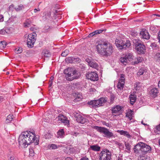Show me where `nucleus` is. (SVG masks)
Segmentation results:
<instances>
[{
	"label": "nucleus",
	"mask_w": 160,
	"mask_h": 160,
	"mask_svg": "<svg viewBox=\"0 0 160 160\" xmlns=\"http://www.w3.org/2000/svg\"><path fill=\"white\" fill-rule=\"evenodd\" d=\"M24 7L23 6L22 4H20V5L16 7L15 8V9L16 11H19L24 9Z\"/></svg>",
	"instance_id": "nucleus-35"
},
{
	"label": "nucleus",
	"mask_w": 160,
	"mask_h": 160,
	"mask_svg": "<svg viewBox=\"0 0 160 160\" xmlns=\"http://www.w3.org/2000/svg\"><path fill=\"white\" fill-rule=\"evenodd\" d=\"M154 15L156 16H158V17H160V15H159L158 14H154Z\"/></svg>",
	"instance_id": "nucleus-62"
},
{
	"label": "nucleus",
	"mask_w": 160,
	"mask_h": 160,
	"mask_svg": "<svg viewBox=\"0 0 160 160\" xmlns=\"http://www.w3.org/2000/svg\"><path fill=\"white\" fill-rule=\"evenodd\" d=\"M37 35L34 32L29 34L27 38V45L28 47L32 48L33 47L36 39Z\"/></svg>",
	"instance_id": "nucleus-10"
},
{
	"label": "nucleus",
	"mask_w": 160,
	"mask_h": 160,
	"mask_svg": "<svg viewBox=\"0 0 160 160\" xmlns=\"http://www.w3.org/2000/svg\"><path fill=\"white\" fill-rule=\"evenodd\" d=\"M86 76L88 79L92 81H97L98 80V74L95 72H88L86 74Z\"/></svg>",
	"instance_id": "nucleus-12"
},
{
	"label": "nucleus",
	"mask_w": 160,
	"mask_h": 160,
	"mask_svg": "<svg viewBox=\"0 0 160 160\" xmlns=\"http://www.w3.org/2000/svg\"><path fill=\"white\" fill-rule=\"evenodd\" d=\"M120 61L122 64L125 65H126L129 63L125 56L121 57L120 59Z\"/></svg>",
	"instance_id": "nucleus-27"
},
{
	"label": "nucleus",
	"mask_w": 160,
	"mask_h": 160,
	"mask_svg": "<svg viewBox=\"0 0 160 160\" xmlns=\"http://www.w3.org/2000/svg\"><path fill=\"white\" fill-rule=\"evenodd\" d=\"M52 136V135L51 134L48 133L46 135V138L49 139L51 138Z\"/></svg>",
	"instance_id": "nucleus-46"
},
{
	"label": "nucleus",
	"mask_w": 160,
	"mask_h": 160,
	"mask_svg": "<svg viewBox=\"0 0 160 160\" xmlns=\"http://www.w3.org/2000/svg\"><path fill=\"white\" fill-rule=\"evenodd\" d=\"M40 11V9L39 8H38L37 9L35 8L34 10V12L35 13H36L38 11Z\"/></svg>",
	"instance_id": "nucleus-50"
},
{
	"label": "nucleus",
	"mask_w": 160,
	"mask_h": 160,
	"mask_svg": "<svg viewBox=\"0 0 160 160\" xmlns=\"http://www.w3.org/2000/svg\"><path fill=\"white\" fill-rule=\"evenodd\" d=\"M133 112L131 110H130L127 112L126 116L130 120L132 119L133 117Z\"/></svg>",
	"instance_id": "nucleus-26"
},
{
	"label": "nucleus",
	"mask_w": 160,
	"mask_h": 160,
	"mask_svg": "<svg viewBox=\"0 0 160 160\" xmlns=\"http://www.w3.org/2000/svg\"><path fill=\"white\" fill-rule=\"evenodd\" d=\"M158 90L156 88H152L150 91V93L151 96L153 97H155L157 95Z\"/></svg>",
	"instance_id": "nucleus-17"
},
{
	"label": "nucleus",
	"mask_w": 160,
	"mask_h": 160,
	"mask_svg": "<svg viewBox=\"0 0 160 160\" xmlns=\"http://www.w3.org/2000/svg\"><path fill=\"white\" fill-rule=\"evenodd\" d=\"M151 149L150 147L144 143L140 142L134 146V150L136 153H138L141 151L143 153L149 151Z\"/></svg>",
	"instance_id": "nucleus-4"
},
{
	"label": "nucleus",
	"mask_w": 160,
	"mask_h": 160,
	"mask_svg": "<svg viewBox=\"0 0 160 160\" xmlns=\"http://www.w3.org/2000/svg\"><path fill=\"white\" fill-rule=\"evenodd\" d=\"M13 7H14V5L13 4H12V5H11L9 6V8H13Z\"/></svg>",
	"instance_id": "nucleus-58"
},
{
	"label": "nucleus",
	"mask_w": 160,
	"mask_h": 160,
	"mask_svg": "<svg viewBox=\"0 0 160 160\" xmlns=\"http://www.w3.org/2000/svg\"><path fill=\"white\" fill-rule=\"evenodd\" d=\"M143 59L140 57H138L135 59L134 61L132 62V64H137L138 63L141 62L142 61Z\"/></svg>",
	"instance_id": "nucleus-29"
},
{
	"label": "nucleus",
	"mask_w": 160,
	"mask_h": 160,
	"mask_svg": "<svg viewBox=\"0 0 160 160\" xmlns=\"http://www.w3.org/2000/svg\"><path fill=\"white\" fill-rule=\"evenodd\" d=\"M105 125H106L107 126H108H108H109V124H108V123H106V124H105Z\"/></svg>",
	"instance_id": "nucleus-61"
},
{
	"label": "nucleus",
	"mask_w": 160,
	"mask_h": 160,
	"mask_svg": "<svg viewBox=\"0 0 160 160\" xmlns=\"http://www.w3.org/2000/svg\"><path fill=\"white\" fill-rule=\"evenodd\" d=\"M100 147L98 145H91L90 148H89L88 150H91L95 151H98L100 150Z\"/></svg>",
	"instance_id": "nucleus-20"
},
{
	"label": "nucleus",
	"mask_w": 160,
	"mask_h": 160,
	"mask_svg": "<svg viewBox=\"0 0 160 160\" xmlns=\"http://www.w3.org/2000/svg\"><path fill=\"white\" fill-rule=\"evenodd\" d=\"M31 23V22L28 21H26L24 23V27H29Z\"/></svg>",
	"instance_id": "nucleus-42"
},
{
	"label": "nucleus",
	"mask_w": 160,
	"mask_h": 160,
	"mask_svg": "<svg viewBox=\"0 0 160 160\" xmlns=\"http://www.w3.org/2000/svg\"><path fill=\"white\" fill-rule=\"evenodd\" d=\"M154 132L156 134L160 133V123L159 125L156 126L154 128Z\"/></svg>",
	"instance_id": "nucleus-32"
},
{
	"label": "nucleus",
	"mask_w": 160,
	"mask_h": 160,
	"mask_svg": "<svg viewBox=\"0 0 160 160\" xmlns=\"http://www.w3.org/2000/svg\"><path fill=\"white\" fill-rule=\"evenodd\" d=\"M49 83H50V84H49V86H50V87H51V86H52V82H49Z\"/></svg>",
	"instance_id": "nucleus-59"
},
{
	"label": "nucleus",
	"mask_w": 160,
	"mask_h": 160,
	"mask_svg": "<svg viewBox=\"0 0 160 160\" xmlns=\"http://www.w3.org/2000/svg\"><path fill=\"white\" fill-rule=\"evenodd\" d=\"M76 149L77 148H70V150L72 152H75L76 151Z\"/></svg>",
	"instance_id": "nucleus-48"
},
{
	"label": "nucleus",
	"mask_w": 160,
	"mask_h": 160,
	"mask_svg": "<svg viewBox=\"0 0 160 160\" xmlns=\"http://www.w3.org/2000/svg\"><path fill=\"white\" fill-rule=\"evenodd\" d=\"M7 43L4 41H1L0 42V49H2L5 48Z\"/></svg>",
	"instance_id": "nucleus-33"
},
{
	"label": "nucleus",
	"mask_w": 160,
	"mask_h": 160,
	"mask_svg": "<svg viewBox=\"0 0 160 160\" xmlns=\"http://www.w3.org/2000/svg\"><path fill=\"white\" fill-rule=\"evenodd\" d=\"M4 99L2 96H0V101L1 102L3 101Z\"/></svg>",
	"instance_id": "nucleus-55"
},
{
	"label": "nucleus",
	"mask_w": 160,
	"mask_h": 160,
	"mask_svg": "<svg viewBox=\"0 0 160 160\" xmlns=\"http://www.w3.org/2000/svg\"><path fill=\"white\" fill-rule=\"evenodd\" d=\"M53 79V77H51L50 78V80L49 81V82H52V81Z\"/></svg>",
	"instance_id": "nucleus-56"
},
{
	"label": "nucleus",
	"mask_w": 160,
	"mask_h": 160,
	"mask_svg": "<svg viewBox=\"0 0 160 160\" xmlns=\"http://www.w3.org/2000/svg\"><path fill=\"white\" fill-rule=\"evenodd\" d=\"M3 18L2 16H0V21H2L3 20Z\"/></svg>",
	"instance_id": "nucleus-53"
},
{
	"label": "nucleus",
	"mask_w": 160,
	"mask_h": 160,
	"mask_svg": "<svg viewBox=\"0 0 160 160\" xmlns=\"http://www.w3.org/2000/svg\"><path fill=\"white\" fill-rule=\"evenodd\" d=\"M94 128L100 133H103L104 134V136L108 138H112L114 136L113 134L110 132L108 129L105 128L95 126L94 127Z\"/></svg>",
	"instance_id": "nucleus-7"
},
{
	"label": "nucleus",
	"mask_w": 160,
	"mask_h": 160,
	"mask_svg": "<svg viewBox=\"0 0 160 160\" xmlns=\"http://www.w3.org/2000/svg\"><path fill=\"white\" fill-rule=\"evenodd\" d=\"M42 54L45 57L48 58L51 56V54L49 51L46 49H44L42 52Z\"/></svg>",
	"instance_id": "nucleus-22"
},
{
	"label": "nucleus",
	"mask_w": 160,
	"mask_h": 160,
	"mask_svg": "<svg viewBox=\"0 0 160 160\" xmlns=\"http://www.w3.org/2000/svg\"><path fill=\"white\" fill-rule=\"evenodd\" d=\"M79 133L77 132H72L71 134L74 136H75V137H77L78 135L79 134Z\"/></svg>",
	"instance_id": "nucleus-47"
},
{
	"label": "nucleus",
	"mask_w": 160,
	"mask_h": 160,
	"mask_svg": "<svg viewBox=\"0 0 160 160\" xmlns=\"http://www.w3.org/2000/svg\"><path fill=\"white\" fill-rule=\"evenodd\" d=\"M7 33V32L4 29H2L0 30V34H1L3 35Z\"/></svg>",
	"instance_id": "nucleus-41"
},
{
	"label": "nucleus",
	"mask_w": 160,
	"mask_h": 160,
	"mask_svg": "<svg viewBox=\"0 0 160 160\" xmlns=\"http://www.w3.org/2000/svg\"><path fill=\"white\" fill-rule=\"evenodd\" d=\"M115 43L117 47L120 49L126 48L131 46V43L129 41H127L126 42H122L117 39H116Z\"/></svg>",
	"instance_id": "nucleus-9"
},
{
	"label": "nucleus",
	"mask_w": 160,
	"mask_h": 160,
	"mask_svg": "<svg viewBox=\"0 0 160 160\" xmlns=\"http://www.w3.org/2000/svg\"><path fill=\"white\" fill-rule=\"evenodd\" d=\"M57 137L58 138H62L64 137V132L63 129L59 130L57 133Z\"/></svg>",
	"instance_id": "nucleus-24"
},
{
	"label": "nucleus",
	"mask_w": 160,
	"mask_h": 160,
	"mask_svg": "<svg viewBox=\"0 0 160 160\" xmlns=\"http://www.w3.org/2000/svg\"><path fill=\"white\" fill-rule=\"evenodd\" d=\"M64 73L66 74L67 80L72 81L77 79L80 76V74L76 70L72 68H68L64 70Z\"/></svg>",
	"instance_id": "nucleus-3"
},
{
	"label": "nucleus",
	"mask_w": 160,
	"mask_h": 160,
	"mask_svg": "<svg viewBox=\"0 0 160 160\" xmlns=\"http://www.w3.org/2000/svg\"><path fill=\"white\" fill-rule=\"evenodd\" d=\"M76 121L78 123L83 124L87 122V119L80 115H76Z\"/></svg>",
	"instance_id": "nucleus-16"
},
{
	"label": "nucleus",
	"mask_w": 160,
	"mask_h": 160,
	"mask_svg": "<svg viewBox=\"0 0 160 160\" xmlns=\"http://www.w3.org/2000/svg\"><path fill=\"white\" fill-rule=\"evenodd\" d=\"M80 160H89L87 158H81Z\"/></svg>",
	"instance_id": "nucleus-52"
},
{
	"label": "nucleus",
	"mask_w": 160,
	"mask_h": 160,
	"mask_svg": "<svg viewBox=\"0 0 160 160\" xmlns=\"http://www.w3.org/2000/svg\"><path fill=\"white\" fill-rule=\"evenodd\" d=\"M95 91V89H94V88H91L90 89V92H94Z\"/></svg>",
	"instance_id": "nucleus-54"
},
{
	"label": "nucleus",
	"mask_w": 160,
	"mask_h": 160,
	"mask_svg": "<svg viewBox=\"0 0 160 160\" xmlns=\"http://www.w3.org/2000/svg\"><path fill=\"white\" fill-rule=\"evenodd\" d=\"M155 58L158 62H160V53H157L156 54Z\"/></svg>",
	"instance_id": "nucleus-39"
},
{
	"label": "nucleus",
	"mask_w": 160,
	"mask_h": 160,
	"mask_svg": "<svg viewBox=\"0 0 160 160\" xmlns=\"http://www.w3.org/2000/svg\"><path fill=\"white\" fill-rule=\"evenodd\" d=\"M141 37L145 39H148L150 38V35L147 31L145 29H142L140 32Z\"/></svg>",
	"instance_id": "nucleus-14"
},
{
	"label": "nucleus",
	"mask_w": 160,
	"mask_h": 160,
	"mask_svg": "<svg viewBox=\"0 0 160 160\" xmlns=\"http://www.w3.org/2000/svg\"><path fill=\"white\" fill-rule=\"evenodd\" d=\"M125 131H124L123 130H121L119 131L120 133L122 135H123Z\"/></svg>",
	"instance_id": "nucleus-51"
},
{
	"label": "nucleus",
	"mask_w": 160,
	"mask_h": 160,
	"mask_svg": "<svg viewBox=\"0 0 160 160\" xmlns=\"http://www.w3.org/2000/svg\"><path fill=\"white\" fill-rule=\"evenodd\" d=\"M125 75L124 74H121L120 76L119 82L118 84V91H121L122 90L124 87L125 83Z\"/></svg>",
	"instance_id": "nucleus-11"
},
{
	"label": "nucleus",
	"mask_w": 160,
	"mask_h": 160,
	"mask_svg": "<svg viewBox=\"0 0 160 160\" xmlns=\"http://www.w3.org/2000/svg\"><path fill=\"white\" fill-rule=\"evenodd\" d=\"M58 147L57 145L55 144H50L48 146V148L49 149H55Z\"/></svg>",
	"instance_id": "nucleus-30"
},
{
	"label": "nucleus",
	"mask_w": 160,
	"mask_h": 160,
	"mask_svg": "<svg viewBox=\"0 0 160 160\" xmlns=\"http://www.w3.org/2000/svg\"><path fill=\"white\" fill-rule=\"evenodd\" d=\"M107 101L106 98H101L98 100L91 101L88 102V104L93 107H99L103 106Z\"/></svg>",
	"instance_id": "nucleus-6"
},
{
	"label": "nucleus",
	"mask_w": 160,
	"mask_h": 160,
	"mask_svg": "<svg viewBox=\"0 0 160 160\" xmlns=\"http://www.w3.org/2000/svg\"><path fill=\"white\" fill-rule=\"evenodd\" d=\"M159 144L160 146V139H159Z\"/></svg>",
	"instance_id": "nucleus-64"
},
{
	"label": "nucleus",
	"mask_w": 160,
	"mask_h": 160,
	"mask_svg": "<svg viewBox=\"0 0 160 160\" xmlns=\"http://www.w3.org/2000/svg\"><path fill=\"white\" fill-rule=\"evenodd\" d=\"M125 145L126 149L128 151H130L131 148V145L128 142H125Z\"/></svg>",
	"instance_id": "nucleus-38"
},
{
	"label": "nucleus",
	"mask_w": 160,
	"mask_h": 160,
	"mask_svg": "<svg viewBox=\"0 0 160 160\" xmlns=\"http://www.w3.org/2000/svg\"><path fill=\"white\" fill-rule=\"evenodd\" d=\"M144 73H146V72H145L144 70L142 69H140L138 71L137 73V75L138 76H140V75H143Z\"/></svg>",
	"instance_id": "nucleus-37"
},
{
	"label": "nucleus",
	"mask_w": 160,
	"mask_h": 160,
	"mask_svg": "<svg viewBox=\"0 0 160 160\" xmlns=\"http://www.w3.org/2000/svg\"><path fill=\"white\" fill-rule=\"evenodd\" d=\"M130 102L132 105H133L135 102L136 99V96L135 95L131 94L129 96Z\"/></svg>",
	"instance_id": "nucleus-21"
},
{
	"label": "nucleus",
	"mask_w": 160,
	"mask_h": 160,
	"mask_svg": "<svg viewBox=\"0 0 160 160\" xmlns=\"http://www.w3.org/2000/svg\"><path fill=\"white\" fill-rule=\"evenodd\" d=\"M141 123H142V124H143V125H146L145 124V123H143V122H142V121Z\"/></svg>",
	"instance_id": "nucleus-63"
},
{
	"label": "nucleus",
	"mask_w": 160,
	"mask_h": 160,
	"mask_svg": "<svg viewBox=\"0 0 160 160\" xmlns=\"http://www.w3.org/2000/svg\"><path fill=\"white\" fill-rule=\"evenodd\" d=\"M158 86L160 88V81H159L158 83Z\"/></svg>",
	"instance_id": "nucleus-60"
},
{
	"label": "nucleus",
	"mask_w": 160,
	"mask_h": 160,
	"mask_svg": "<svg viewBox=\"0 0 160 160\" xmlns=\"http://www.w3.org/2000/svg\"><path fill=\"white\" fill-rule=\"evenodd\" d=\"M96 47L98 53L103 56H110L113 51L112 45L108 41L99 42Z\"/></svg>",
	"instance_id": "nucleus-2"
},
{
	"label": "nucleus",
	"mask_w": 160,
	"mask_h": 160,
	"mask_svg": "<svg viewBox=\"0 0 160 160\" xmlns=\"http://www.w3.org/2000/svg\"><path fill=\"white\" fill-rule=\"evenodd\" d=\"M102 32V30H96L95 31L90 33L89 34L88 37L89 38L92 37L94 36H95L96 35H97L100 33Z\"/></svg>",
	"instance_id": "nucleus-23"
},
{
	"label": "nucleus",
	"mask_w": 160,
	"mask_h": 160,
	"mask_svg": "<svg viewBox=\"0 0 160 160\" xmlns=\"http://www.w3.org/2000/svg\"><path fill=\"white\" fill-rule=\"evenodd\" d=\"M112 153L107 149H104L99 154L100 160H110Z\"/></svg>",
	"instance_id": "nucleus-8"
},
{
	"label": "nucleus",
	"mask_w": 160,
	"mask_h": 160,
	"mask_svg": "<svg viewBox=\"0 0 160 160\" xmlns=\"http://www.w3.org/2000/svg\"><path fill=\"white\" fill-rule=\"evenodd\" d=\"M158 40L159 42L160 43V31L158 33Z\"/></svg>",
	"instance_id": "nucleus-49"
},
{
	"label": "nucleus",
	"mask_w": 160,
	"mask_h": 160,
	"mask_svg": "<svg viewBox=\"0 0 160 160\" xmlns=\"http://www.w3.org/2000/svg\"><path fill=\"white\" fill-rule=\"evenodd\" d=\"M73 96H74L75 97L74 100L76 102L80 101L82 98V95L78 92L75 93L73 95Z\"/></svg>",
	"instance_id": "nucleus-19"
},
{
	"label": "nucleus",
	"mask_w": 160,
	"mask_h": 160,
	"mask_svg": "<svg viewBox=\"0 0 160 160\" xmlns=\"http://www.w3.org/2000/svg\"><path fill=\"white\" fill-rule=\"evenodd\" d=\"M123 135L127 136L128 138H130L131 137L130 135L128 133L127 131H125Z\"/></svg>",
	"instance_id": "nucleus-44"
},
{
	"label": "nucleus",
	"mask_w": 160,
	"mask_h": 160,
	"mask_svg": "<svg viewBox=\"0 0 160 160\" xmlns=\"http://www.w3.org/2000/svg\"><path fill=\"white\" fill-rule=\"evenodd\" d=\"M9 160H18V159L15 158L14 156H12L10 157Z\"/></svg>",
	"instance_id": "nucleus-45"
},
{
	"label": "nucleus",
	"mask_w": 160,
	"mask_h": 160,
	"mask_svg": "<svg viewBox=\"0 0 160 160\" xmlns=\"http://www.w3.org/2000/svg\"><path fill=\"white\" fill-rule=\"evenodd\" d=\"M138 160H152L150 157L146 156H140L138 158Z\"/></svg>",
	"instance_id": "nucleus-34"
},
{
	"label": "nucleus",
	"mask_w": 160,
	"mask_h": 160,
	"mask_svg": "<svg viewBox=\"0 0 160 160\" xmlns=\"http://www.w3.org/2000/svg\"><path fill=\"white\" fill-rule=\"evenodd\" d=\"M13 118V116L12 115H8L6 119V122L7 123L10 122Z\"/></svg>",
	"instance_id": "nucleus-31"
},
{
	"label": "nucleus",
	"mask_w": 160,
	"mask_h": 160,
	"mask_svg": "<svg viewBox=\"0 0 160 160\" xmlns=\"http://www.w3.org/2000/svg\"><path fill=\"white\" fill-rule=\"evenodd\" d=\"M122 107L119 105H116L112 108V115L116 116L121 113Z\"/></svg>",
	"instance_id": "nucleus-13"
},
{
	"label": "nucleus",
	"mask_w": 160,
	"mask_h": 160,
	"mask_svg": "<svg viewBox=\"0 0 160 160\" xmlns=\"http://www.w3.org/2000/svg\"><path fill=\"white\" fill-rule=\"evenodd\" d=\"M133 42L135 44V48L137 53L138 54L145 53L146 48L144 45L141 43V41L138 39H134Z\"/></svg>",
	"instance_id": "nucleus-5"
},
{
	"label": "nucleus",
	"mask_w": 160,
	"mask_h": 160,
	"mask_svg": "<svg viewBox=\"0 0 160 160\" xmlns=\"http://www.w3.org/2000/svg\"><path fill=\"white\" fill-rule=\"evenodd\" d=\"M86 61L88 63V65L91 67L95 69H98V65L93 60H91L89 58H87L86 59Z\"/></svg>",
	"instance_id": "nucleus-15"
},
{
	"label": "nucleus",
	"mask_w": 160,
	"mask_h": 160,
	"mask_svg": "<svg viewBox=\"0 0 160 160\" xmlns=\"http://www.w3.org/2000/svg\"><path fill=\"white\" fill-rule=\"evenodd\" d=\"M157 46L156 44L155 43H153L151 44L150 47L153 49H155Z\"/></svg>",
	"instance_id": "nucleus-43"
},
{
	"label": "nucleus",
	"mask_w": 160,
	"mask_h": 160,
	"mask_svg": "<svg viewBox=\"0 0 160 160\" xmlns=\"http://www.w3.org/2000/svg\"><path fill=\"white\" fill-rule=\"evenodd\" d=\"M38 141L35 133L28 131L22 132L18 139L19 145L23 148L27 147L32 142L38 144Z\"/></svg>",
	"instance_id": "nucleus-1"
},
{
	"label": "nucleus",
	"mask_w": 160,
	"mask_h": 160,
	"mask_svg": "<svg viewBox=\"0 0 160 160\" xmlns=\"http://www.w3.org/2000/svg\"><path fill=\"white\" fill-rule=\"evenodd\" d=\"M16 52L17 53H20L22 52V48H16L15 49Z\"/></svg>",
	"instance_id": "nucleus-40"
},
{
	"label": "nucleus",
	"mask_w": 160,
	"mask_h": 160,
	"mask_svg": "<svg viewBox=\"0 0 160 160\" xmlns=\"http://www.w3.org/2000/svg\"><path fill=\"white\" fill-rule=\"evenodd\" d=\"M58 119L61 122L65 123L66 124H68L69 123V121L63 115H60L58 117Z\"/></svg>",
	"instance_id": "nucleus-18"
},
{
	"label": "nucleus",
	"mask_w": 160,
	"mask_h": 160,
	"mask_svg": "<svg viewBox=\"0 0 160 160\" xmlns=\"http://www.w3.org/2000/svg\"><path fill=\"white\" fill-rule=\"evenodd\" d=\"M69 51L68 50L66 49L61 54V56L62 57H66L69 53Z\"/></svg>",
	"instance_id": "nucleus-36"
},
{
	"label": "nucleus",
	"mask_w": 160,
	"mask_h": 160,
	"mask_svg": "<svg viewBox=\"0 0 160 160\" xmlns=\"http://www.w3.org/2000/svg\"><path fill=\"white\" fill-rule=\"evenodd\" d=\"M127 59L128 62L132 61L133 59V56L132 54L131 53H127L125 56Z\"/></svg>",
	"instance_id": "nucleus-28"
},
{
	"label": "nucleus",
	"mask_w": 160,
	"mask_h": 160,
	"mask_svg": "<svg viewBox=\"0 0 160 160\" xmlns=\"http://www.w3.org/2000/svg\"><path fill=\"white\" fill-rule=\"evenodd\" d=\"M76 59V60L78 61H79V59L78 58H75L73 57H69L67 58L66 59V62L68 63H72V62L74 61L75 59Z\"/></svg>",
	"instance_id": "nucleus-25"
},
{
	"label": "nucleus",
	"mask_w": 160,
	"mask_h": 160,
	"mask_svg": "<svg viewBox=\"0 0 160 160\" xmlns=\"http://www.w3.org/2000/svg\"><path fill=\"white\" fill-rule=\"evenodd\" d=\"M65 160H73L71 158L68 157L66 158Z\"/></svg>",
	"instance_id": "nucleus-57"
}]
</instances>
